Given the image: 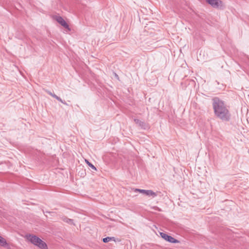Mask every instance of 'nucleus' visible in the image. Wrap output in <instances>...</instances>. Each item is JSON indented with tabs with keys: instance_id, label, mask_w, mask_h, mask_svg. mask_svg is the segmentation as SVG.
I'll use <instances>...</instances> for the list:
<instances>
[{
	"instance_id": "f257e3e1",
	"label": "nucleus",
	"mask_w": 249,
	"mask_h": 249,
	"mask_svg": "<svg viewBox=\"0 0 249 249\" xmlns=\"http://www.w3.org/2000/svg\"><path fill=\"white\" fill-rule=\"evenodd\" d=\"M212 106L215 116L222 121L228 122L231 115L224 102L217 97L212 99Z\"/></svg>"
},
{
	"instance_id": "f03ea898",
	"label": "nucleus",
	"mask_w": 249,
	"mask_h": 249,
	"mask_svg": "<svg viewBox=\"0 0 249 249\" xmlns=\"http://www.w3.org/2000/svg\"><path fill=\"white\" fill-rule=\"evenodd\" d=\"M26 237L32 244L40 249H47V244L37 236L29 234L26 235Z\"/></svg>"
},
{
	"instance_id": "7ed1b4c3",
	"label": "nucleus",
	"mask_w": 249,
	"mask_h": 249,
	"mask_svg": "<svg viewBox=\"0 0 249 249\" xmlns=\"http://www.w3.org/2000/svg\"><path fill=\"white\" fill-rule=\"evenodd\" d=\"M206 1L213 8L221 9L223 7V2L220 0H206Z\"/></svg>"
},
{
	"instance_id": "20e7f679",
	"label": "nucleus",
	"mask_w": 249,
	"mask_h": 249,
	"mask_svg": "<svg viewBox=\"0 0 249 249\" xmlns=\"http://www.w3.org/2000/svg\"><path fill=\"white\" fill-rule=\"evenodd\" d=\"M135 192H139L141 193H142L146 196H152L153 197H156L157 195V194L153 192V191L151 190H143V189H136L135 190Z\"/></svg>"
},
{
	"instance_id": "39448f33",
	"label": "nucleus",
	"mask_w": 249,
	"mask_h": 249,
	"mask_svg": "<svg viewBox=\"0 0 249 249\" xmlns=\"http://www.w3.org/2000/svg\"><path fill=\"white\" fill-rule=\"evenodd\" d=\"M161 237L163 238L165 240L172 243H179V241L177 239H175L171 236H170L164 232H160Z\"/></svg>"
},
{
	"instance_id": "423d86ee",
	"label": "nucleus",
	"mask_w": 249,
	"mask_h": 249,
	"mask_svg": "<svg viewBox=\"0 0 249 249\" xmlns=\"http://www.w3.org/2000/svg\"><path fill=\"white\" fill-rule=\"evenodd\" d=\"M55 19L61 26L65 28L69 29V25L61 17L57 16L55 18Z\"/></svg>"
},
{
	"instance_id": "0eeeda50",
	"label": "nucleus",
	"mask_w": 249,
	"mask_h": 249,
	"mask_svg": "<svg viewBox=\"0 0 249 249\" xmlns=\"http://www.w3.org/2000/svg\"><path fill=\"white\" fill-rule=\"evenodd\" d=\"M134 121L137 124H138L141 128L144 129L146 128V124L144 122L141 121V120L138 119H134Z\"/></svg>"
},
{
	"instance_id": "6e6552de",
	"label": "nucleus",
	"mask_w": 249,
	"mask_h": 249,
	"mask_svg": "<svg viewBox=\"0 0 249 249\" xmlns=\"http://www.w3.org/2000/svg\"><path fill=\"white\" fill-rule=\"evenodd\" d=\"M61 219L64 222H65L66 223H67L70 224H74L73 220L71 219H70V218L67 217L66 216H63L61 218Z\"/></svg>"
},
{
	"instance_id": "1a4fd4ad",
	"label": "nucleus",
	"mask_w": 249,
	"mask_h": 249,
	"mask_svg": "<svg viewBox=\"0 0 249 249\" xmlns=\"http://www.w3.org/2000/svg\"><path fill=\"white\" fill-rule=\"evenodd\" d=\"M110 241H116V239L114 237H107L103 239L104 243H107Z\"/></svg>"
},
{
	"instance_id": "9d476101",
	"label": "nucleus",
	"mask_w": 249,
	"mask_h": 249,
	"mask_svg": "<svg viewBox=\"0 0 249 249\" xmlns=\"http://www.w3.org/2000/svg\"><path fill=\"white\" fill-rule=\"evenodd\" d=\"M6 244L7 242L6 240L4 238L0 236V245L4 247L6 246Z\"/></svg>"
},
{
	"instance_id": "9b49d317",
	"label": "nucleus",
	"mask_w": 249,
	"mask_h": 249,
	"mask_svg": "<svg viewBox=\"0 0 249 249\" xmlns=\"http://www.w3.org/2000/svg\"><path fill=\"white\" fill-rule=\"evenodd\" d=\"M85 161L87 163V164L90 167H91L92 169H93V170H94L95 171L97 170L96 168L92 163H91L90 162H89L87 160H86Z\"/></svg>"
},
{
	"instance_id": "f8f14e48",
	"label": "nucleus",
	"mask_w": 249,
	"mask_h": 249,
	"mask_svg": "<svg viewBox=\"0 0 249 249\" xmlns=\"http://www.w3.org/2000/svg\"><path fill=\"white\" fill-rule=\"evenodd\" d=\"M46 92L47 93H48L49 95H50L51 96H52L53 97L56 99V98L58 97V96H57L56 95H55L54 93H53L52 92H51V91H49V90H46Z\"/></svg>"
},
{
	"instance_id": "ddd939ff",
	"label": "nucleus",
	"mask_w": 249,
	"mask_h": 249,
	"mask_svg": "<svg viewBox=\"0 0 249 249\" xmlns=\"http://www.w3.org/2000/svg\"><path fill=\"white\" fill-rule=\"evenodd\" d=\"M56 99L58 101L61 102L62 104L66 105H68L66 102L65 101H63L58 96Z\"/></svg>"
}]
</instances>
